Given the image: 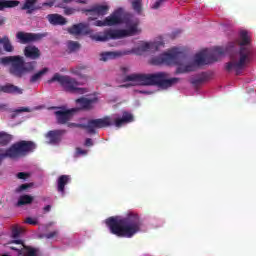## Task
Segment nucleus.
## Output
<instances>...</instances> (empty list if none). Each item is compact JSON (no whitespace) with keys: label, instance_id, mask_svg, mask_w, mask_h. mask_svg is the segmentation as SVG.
Segmentation results:
<instances>
[{"label":"nucleus","instance_id":"nucleus-1","mask_svg":"<svg viewBox=\"0 0 256 256\" xmlns=\"http://www.w3.org/2000/svg\"><path fill=\"white\" fill-rule=\"evenodd\" d=\"M222 55H225L223 47H214L210 54L205 49L194 56V63L185 65L187 63V55L174 48L170 52L152 58V65H178L176 73H190L191 71H196L197 67L216 63Z\"/></svg>","mask_w":256,"mask_h":256},{"label":"nucleus","instance_id":"nucleus-2","mask_svg":"<svg viewBox=\"0 0 256 256\" xmlns=\"http://www.w3.org/2000/svg\"><path fill=\"white\" fill-rule=\"evenodd\" d=\"M112 235L131 239L141 231V219L135 213H128L125 217H109L105 221Z\"/></svg>","mask_w":256,"mask_h":256},{"label":"nucleus","instance_id":"nucleus-3","mask_svg":"<svg viewBox=\"0 0 256 256\" xmlns=\"http://www.w3.org/2000/svg\"><path fill=\"white\" fill-rule=\"evenodd\" d=\"M240 49L232 57L231 61L225 65V70L228 73L235 71L236 75H241L243 69L247 67L248 63H251L253 57V48H251V38L247 31L242 30L239 36Z\"/></svg>","mask_w":256,"mask_h":256},{"label":"nucleus","instance_id":"nucleus-4","mask_svg":"<svg viewBox=\"0 0 256 256\" xmlns=\"http://www.w3.org/2000/svg\"><path fill=\"white\" fill-rule=\"evenodd\" d=\"M168 75L165 72L155 74H130L124 78V81H133L137 85H157L161 89H169L173 85L179 83V78L167 79Z\"/></svg>","mask_w":256,"mask_h":256},{"label":"nucleus","instance_id":"nucleus-5","mask_svg":"<svg viewBox=\"0 0 256 256\" xmlns=\"http://www.w3.org/2000/svg\"><path fill=\"white\" fill-rule=\"evenodd\" d=\"M134 117L130 112H122V117L112 118L111 116H104L103 118L88 120L89 135H95L97 129H107V127H116L121 129L127 123H133Z\"/></svg>","mask_w":256,"mask_h":256},{"label":"nucleus","instance_id":"nucleus-6","mask_svg":"<svg viewBox=\"0 0 256 256\" xmlns=\"http://www.w3.org/2000/svg\"><path fill=\"white\" fill-rule=\"evenodd\" d=\"M1 65H11L9 72L14 77L21 79L27 73H33L37 67L36 61L25 62L23 56H5L0 58Z\"/></svg>","mask_w":256,"mask_h":256},{"label":"nucleus","instance_id":"nucleus-7","mask_svg":"<svg viewBox=\"0 0 256 256\" xmlns=\"http://www.w3.org/2000/svg\"><path fill=\"white\" fill-rule=\"evenodd\" d=\"M37 149V145L33 141L22 140L12 144L5 151L0 149V165L3 159H21L27 157L29 153H33Z\"/></svg>","mask_w":256,"mask_h":256},{"label":"nucleus","instance_id":"nucleus-8","mask_svg":"<svg viewBox=\"0 0 256 256\" xmlns=\"http://www.w3.org/2000/svg\"><path fill=\"white\" fill-rule=\"evenodd\" d=\"M128 29L121 30H113L109 29L104 32L103 35L95 34L92 36L94 41H109L111 39H123L125 37H133V35H137L139 33V21L136 20L129 24L126 22Z\"/></svg>","mask_w":256,"mask_h":256},{"label":"nucleus","instance_id":"nucleus-9","mask_svg":"<svg viewBox=\"0 0 256 256\" xmlns=\"http://www.w3.org/2000/svg\"><path fill=\"white\" fill-rule=\"evenodd\" d=\"M59 83L61 87L67 93H75L76 95H85L87 93V88H79V82L75 78L67 75H61L55 73L51 79L48 80V83Z\"/></svg>","mask_w":256,"mask_h":256},{"label":"nucleus","instance_id":"nucleus-10","mask_svg":"<svg viewBox=\"0 0 256 256\" xmlns=\"http://www.w3.org/2000/svg\"><path fill=\"white\" fill-rule=\"evenodd\" d=\"M47 37V33H29L19 31L16 33V39L21 43V45H27V43H35L41 41Z\"/></svg>","mask_w":256,"mask_h":256},{"label":"nucleus","instance_id":"nucleus-11","mask_svg":"<svg viewBox=\"0 0 256 256\" xmlns=\"http://www.w3.org/2000/svg\"><path fill=\"white\" fill-rule=\"evenodd\" d=\"M56 115V121L59 125H65V123H69L71 119H73V115L77 113V109L72 108L68 110H58L54 112Z\"/></svg>","mask_w":256,"mask_h":256},{"label":"nucleus","instance_id":"nucleus-12","mask_svg":"<svg viewBox=\"0 0 256 256\" xmlns=\"http://www.w3.org/2000/svg\"><path fill=\"white\" fill-rule=\"evenodd\" d=\"M105 19L107 27L121 25V23H123V8H118Z\"/></svg>","mask_w":256,"mask_h":256},{"label":"nucleus","instance_id":"nucleus-13","mask_svg":"<svg viewBox=\"0 0 256 256\" xmlns=\"http://www.w3.org/2000/svg\"><path fill=\"white\" fill-rule=\"evenodd\" d=\"M70 35H88L89 33V24L87 23H78L72 25L67 29Z\"/></svg>","mask_w":256,"mask_h":256},{"label":"nucleus","instance_id":"nucleus-14","mask_svg":"<svg viewBox=\"0 0 256 256\" xmlns=\"http://www.w3.org/2000/svg\"><path fill=\"white\" fill-rule=\"evenodd\" d=\"M23 53L26 59H31L32 61H35L41 57V50H39L37 46L33 45L26 46Z\"/></svg>","mask_w":256,"mask_h":256},{"label":"nucleus","instance_id":"nucleus-15","mask_svg":"<svg viewBox=\"0 0 256 256\" xmlns=\"http://www.w3.org/2000/svg\"><path fill=\"white\" fill-rule=\"evenodd\" d=\"M38 0H25L22 5V11H26L27 15H32L35 11H39L42 9L40 5H37Z\"/></svg>","mask_w":256,"mask_h":256},{"label":"nucleus","instance_id":"nucleus-16","mask_svg":"<svg viewBox=\"0 0 256 256\" xmlns=\"http://www.w3.org/2000/svg\"><path fill=\"white\" fill-rule=\"evenodd\" d=\"M0 93H7L8 95H23V89L11 83L0 85Z\"/></svg>","mask_w":256,"mask_h":256},{"label":"nucleus","instance_id":"nucleus-17","mask_svg":"<svg viewBox=\"0 0 256 256\" xmlns=\"http://www.w3.org/2000/svg\"><path fill=\"white\" fill-rule=\"evenodd\" d=\"M108 11H109V6L96 5L90 9L85 10V13H89V15H96L97 17H103V15H107Z\"/></svg>","mask_w":256,"mask_h":256},{"label":"nucleus","instance_id":"nucleus-18","mask_svg":"<svg viewBox=\"0 0 256 256\" xmlns=\"http://www.w3.org/2000/svg\"><path fill=\"white\" fill-rule=\"evenodd\" d=\"M76 103L84 111H91V109H93V103H97V98L89 99L81 97L76 99Z\"/></svg>","mask_w":256,"mask_h":256},{"label":"nucleus","instance_id":"nucleus-19","mask_svg":"<svg viewBox=\"0 0 256 256\" xmlns=\"http://www.w3.org/2000/svg\"><path fill=\"white\" fill-rule=\"evenodd\" d=\"M64 133L65 131L63 130H51L47 133L46 137L51 145H58V143H61V135Z\"/></svg>","mask_w":256,"mask_h":256},{"label":"nucleus","instance_id":"nucleus-20","mask_svg":"<svg viewBox=\"0 0 256 256\" xmlns=\"http://www.w3.org/2000/svg\"><path fill=\"white\" fill-rule=\"evenodd\" d=\"M71 183V176L70 175H61L57 179V191L61 193V195H65V185Z\"/></svg>","mask_w":256,"mask_h":256},{"label":"nucleus","instance_id":"nucleus-21","mask_svg":"<svg viewBox=\"0 0 256 256\" xmlns=\"http://www.w3.org/2000/svg\"><path fill=\"white\" fill-rule=\"evenodd\" d=\"M160 47H163V42H145L138 49L145 53L147 51H159Z\"/></svg>","mask_w":256,"mask_h":256},{"label":"nucleus","instance_id":"nucleus-22","mask_svg":"<svg viewBox=\"0 0 256 256\" xmlns=\"http://www.w3.org/2000/svg\"><path fill=\"white\" fill-rule=\"evenodd\" d=\"M47 19L51 25H67V19L60 14H49Z\"/></svg>","mask_w":256,"mask_h":256},{"label":"nucleus","instance_id":"nucleus-23","mask_svg":"<svg viewBox=\"0 0 256 256\" xmlns=\"http://www.w3.org/2000/svg\"><path fill=\"white\" fill-rule=\"evenodd\" d=\"M18 0H0V11H3L4 9H13L15 7H19Z\"/></svg>","mask_w":256,"mask_h":256},{"label":"nucleus","instance_id":"nucleus-24","mask_svg":"<svg viewBox=\"0 0 256 256\" xmlns=\"http://www.w3.org/2000/svg\"><path fill=\"white\" fill-rule=\"evenodd\" d=\"M1 43L6 53H13L15 51V47L13 46V44H11V40L9 39V36L2 37Z\"/></svg>","mask_w":256,"mask_h":256},{"label":"nucleus","instance_id":"nucleus-25","mask_svg":"<svg viewBox=\"0 0 256 256\" xmlns=\"http://www.w3.org/2000/svg\"><path fill=\"white\" fill-rule=\"evenodd\" d=\"M47 73H49V68H43L30 77V83H37V81H41L43 75H47Z\"/></svg>","mask_w":256,"mask_h":256},{"label":"nucleus","instance_id":"nucleus-26","mask_svg":"<svg viewBox=\"0 0 256 256\" xmlns=\"http://www.w3.org/2000/svg\"><path fill=\"white\" fill-rule=\"evenodd\" d=\"M209 80V74L203 72L198 78H194L191 80L192 85H194V87H199V85H203V83H205V81Z\"/></svg>","mask_w":256,"mask_h":256},{"label":"nucleus","instance_id":"nucleus-27","mask_svg":"<svg viewBox=\"0 0 256 256\" xmlns=\"http://www.w3.org/2000/svg\"><path fill=\"white\" fill-rule=\"evenodd\" d=\"M100 57V61H111V59L121 57V52H104L100 55Z\"/></svg>","mask_w":256,"mask_h":256},{"label":"nucleus","instance_id":"nucleus-28","mask_svg":"<svg viewBox=\"0 0 256 256\" xmlns=\"http://www.w3.org/2000/svg\"><path fill=\"white\" fill-rule=\"evenodd\" d=\"M71 1H73V0H62V2H60L58 5H56V7H60L62 9H64V15H74V13L76 11L74 8L65 7V4L71 3Z\"/></svg>","mask_w":256,"mask_h":256},{"label":"nucleus","instance_id":"nucleus-29","mask_svg":"<svg viewBox=\"0 0 256 256\" xmlns=\"http://www.w3.org/2000/svg\"><path fill=\"white\" fill-rule=\"evenodd\" d=\"M33 196H29L27 194L19 197L17 202V207H22V205H31L33 203Z\"/></svg>","mask_w":256,"mask_h":256},{"label":"nucleus","instance_id":"nucleus-30","mask_svg":"<svg viewBox=\"0 0 256 256\" xmlns=\"http://www.w3.org/2000/svg\"><path fill=\"white\" fill-rule=\"evenodd\" d=\"M12 139L13 136H11V134L0 132V145H2V147H5V145H9Z\"/></svg>","mask_w":256,"mask_h":256},{"label":"nucleus","instance_id":"nucleus-31","mask_svg":"<svg viewBox=\"0 0 256 256\" xmlns=\"http://www.w3.org/2000/svg\"><path fill=\"white\" fill-rule=\"evenodd\" d=\"M132 9L135 11V13H138V15H141L143 11V1L142 0H132L131 2Z\"/></svg>","mask_w":256,"mask_h":256},{"label":"nucleus","instance_id":"nucleus-32","mask_svg":"<svg viewBox=\"0 0 256 256\" xmlns=\"http://www.w3.org/2000/svg\"><path fill=\"white\" fill-rule=\"evenodd\" d=\"M23 249L26 251L24 256H37V253H39V249L33 248L31 246L23 245Z\"/></svg>","mask_w":256,"mask_h":256},{"label":"nucleus","instance_id":"nucleus-33","mask_svg":"<svg viewBox=\"0 0 256 256\" xmlns=\"http://www.w3.org/2000/svg\"><path fill=\"white\" fill-rule=\"evenodd\" d=\"M68 49L69 51H79V49H81V44H79V42L69 41Z\"/></svg>","mask_w":256,"mask_h":256},{"label":"nucleus","instance_id":"nucleus-34","mask_svg":"<svg viewBox=\"0 0 256 256\" xmlns=\"http://www.w3.org/2000/svg\"><path fill=\"white\" fill-rule=\"evenodd\" d=\"M21 233H23V228L15 226L12 229V239H19V237H21Z\"/></svg>","mask_w":256,"mask_h":256},{"label":"nucleus","instance_id":"nucleus-35","mask_svg":"<svg viewBox=\"0 0 256 256\" xmlns=\"http://www.w3.org/2000/svg\"><path fill=\"white\" fill-rule=\"evenodd\" d=\"M33 185V183H25V184H21L18 188L17 191L18 193H20L21 191H27V189H31V186Z\"/></svg>","mask_w":256,"mask_h":256},{"label":"nucleus","instance_id":"nucleus-36","mask_svg":"<svg viewBox=\"0 0 256 256\" xmlns=\"http://www.w3.org/2000/svg\"><path fill=\"white\" fill-rule=\"evenodd\" d=\"M83 69H85V66L72 68L71 73H73V75H77L78 77H81V71H83Z\"/></svg>","mask_w":256,"mask_h":256},{"label":"nucleus","instance_id":"nucleus-37","mask_svg":"<svg viewBox=\"0 0 256 256\" xmlns=\"http://www.w3.org/2000/svg\"><path fill=\"white\" fill-rule=\"evenodd\" d=\"M87 153V150H83L82 148L77 147L74 157H81L83 155H87Z\"/></svg>","mask_w":256,"mask_h":256},{"label":"nucleus","instance_id":"nucleus-38","mask_svg":"<svg viewBox=\"0 0 256 256\" xmlns=\"http://www.w3.org/2000/svg\"><path fill=\"white\" fill-rule=\"evenodd\" d=\"M94 25H95V27H107V20L106 19H104V21L103 20H96L94 22Z\"/></svg>","mask_w":256,"mask_h":256},{"label":"nucleus","instance_id":"nucleus-39","mask_svg":"<svg viewBox=\"0 0 256 256\" xmlns=\"http://www.w3.org/2000/svg\"><path fill=\"white\" fill-rule=\"evenodd\" d=\"M57 235H59V231L55 230V231L45 234V237H46V239H53V238L57 237Z\"/></svg>","mask_w":256,"mask_h":256},{"label":"nucleus","instance_id":"nucleus-40","mask_svg":"<svg viewBox=\"0 0 256 256\" xmlns=\"http://www.w3.org/2000/svg\"><path fill=\"white\" fill-rule=\"evenodd\" d=\"M57 3V0H49L48 2H44L42 4V7H53Z\"/></svg>","mask_w":256,"mask_h":256},{"label":"nucleus","instance_id":"nucleus-41","mask_svg":"<svg viewBox=\"0 0 256 256\" xmlns=\"http://www.w3.org/2000/svg\"><path fill=\"white\" fill-rule=\"evenodd\" d=\"M163 3H165V0H156L154 5L152 6V9H159V7H161V5H163Z\"/></svg>","mask_w":256,"mask_h":256},{"label":"nucleus","instance_id":"nucleus-42","mask_svg":"<svg viewBox=\"0 0 256 256\" xmlns=\"http://www.w3.org/2000/svg\"><path fill=\"white\" fill-rule=\"evenodd\" d=\"M76 127H78L79 129H85L87 133H89V121L87 122V124H77Z\"/></svg>","mask_w":256,"mask_h":256},{"label":"nucleus","instance_id":"nucleus-43","mask_svg":"<svg viewBox=\"0 0 256 256\" xmlns=\"http://www.w3.org/2000/svg\"><path fill=\"white\" fill-rule=\"evenodd\" d=\"M17 177H18V179H27V178H29V173H26V172H19V173L17 174Z\"/></svg>","mask_w":256,"mask_h":256},{"label":"nucleus","instance_id":"nucleus-44","mask_svg":"<svg viewBox=\"0 0 256 256\" xmlns=\"http://www.w3.org/2000/svg\"><path fill=\"white\" fill-rule=\"evenodd\" d=\"M25 223H28V225H37V220H33V218L28 217L26 218Z\"/></svg>","mask_w":256,"mask_h":256},{"label":"nucleus","instance_id":"nucleus-45","mask_svg":"<svg viewBox=\"0 0 256 256\" xmlns=\"http://www.w3.org/2000/svg\"><path fill=\"white\" fill-rule=\"evenodd\" d=\"M15 113H29V108L27 107H22L20 109H16Z\"/></svg>","mask_w":256,"mask_h":256},{"label":"nucleus","instance_id":"nucleus-46","mask_svg":"<svg viewBox=\"0 0 256 256\" xmlns=\"http://www.w3.org/2000/svg\"><path fill=\"white\" fill-rule=\"evenodd\" d=\"M85 147H93V140L91 138H87L84 143Z\"/></svg>","mask_w":256,"mask_h":256},{"label":"nucleus","instance_id":"nucleus-47","mask_svg":"<svg viewBox=\"0 0 256 256\" xmlns=\"http://www.w3.org/2000/svg\"><path fill=\"white\" fill-rule=\"evenodd\" d=\"M10 249H11L12 251H17V252H18V255H23V248L17 249L16 247L11 246Z\"/></svg>","mask_w":256,"mask_h":256},{"label":"nucleus","instance_id":"nucleus-48","mask_svg":"<svg viewBox=\"0 0 256 256\" xmlns=\"http://www.w3.org/2000/svg\"><path fill=\"white\" fill-rule=\"evenodd\" d=\"M12 243H15V245H22V247L25 245L23 244V240H13Z\"/></svg>","mask_w":256,"mask_h":256},{"label":"nucleus","instance_id":"nucleus-49","mask_svg":"<svg viewBox=\"0 0 256 256\" xmlns=\"http://www.w3.org/2000/svg\"><path fill=\"white\" fill-rule=\"evenodd\" d=\"M7 21V19L3 16H0V26L5 25V22Z\"/></svg>","mask_w":256,"mask_h":256},{"label":"nucleus","instance_id":"nucleus-50","mask_svg":"<svg viewBox=\"0 0 256 256\" xmlns=\"http://www.w3.org/2000/svg\"><path fill=\"white\" fill-rule=\"evenodd\" d=\"M44 211H45V213H49V211H51V205H46L44 207Z\"/></svg>","mask_w":256,"mask_h":256},{"label":"nucleus","instance_id":"nucleus-51","mask_svg":"<svg viewBox=\"0 0 256 256\" xmlns=\"http://www.w3.org/2000/svg\"><path fill=\"white\" fill-rule=\"evenodd\" d=\"M69 127H77V123H70L68 124Z\"/></svg>","mask_w":256,"mask_h":256},{"label":"nucleus","instance_id":"nucleus-52","mask_svg":"<svg viewBox=\"0 0 256 256\" xmlns=\"http://www.w3.org/2000/svg\"><path fill=\"white\" fill-rule=\"evenodd\" d=\"M3 107H5V105H0V109H3Z\"/></svg>","mask_w":256,"mask_h":256},{"label":"nucleus","instance_id":"nucleus-53","mask_svg":"<svg viewBox=\"0 0 256 256\" xmlns=\"http://www.w3.org/2000/svg\"><path fill=\"white\" fill-rule=\"evenodd\" d=\"M78 3H83V1H81V0H78Z\"/></svg>","mask_w":256,"mask_h":256},{"label":"nucleus","instance_id":"nucleus-54","mask_svg":"<svg viewBox=\"0 0 256 256\" xmlns=\"http://www.w3.org/2000/svg\"><path fill=\"white\" fill-rule=\"evenodd\" d=\"M0 43H1V38H0Z\"/></svg>","mask_w":256,"mask_h":256}]
</instances>
